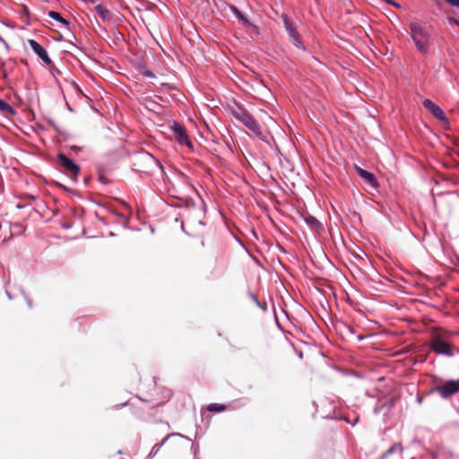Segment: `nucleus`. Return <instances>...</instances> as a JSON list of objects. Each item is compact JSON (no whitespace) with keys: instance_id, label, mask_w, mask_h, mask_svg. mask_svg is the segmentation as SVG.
Listing matches in <instances>:
<instances>
[{"instance_id":"obj_1","label":"nucleus","mask_w":459,"mask_h":459,"mask_svg":"<svg viewBox=\"0 0 459 459\" xmlns=\"http://www.w3.org/2000/svg\"><path fill=\"white\" fill-rule=\"evenodd\" d=\"M411 39L414 41L419 51L426 53L428 49L429 35L425 30L419 24L411 23Z\"/></svg>"},{"instance_id":"obj_2","label":"nucleus","mask_w":459,"mask_h":459,"mask_svg":"<svg viewBox=\"0 0 459 459\" xmlns=\"http://www.w3.org/2000/svg\"><path fill=\"white\" fill-rule=\"evenodd\" d=\"M423 105L440 122L448 125V120L440 107L429 99L423 100Z\"/></svg>"},{"instance_id":"obj_3","label":"nucleus","mask_w":459,"mask_h":459,"mask_svg":"<svg viewBox=\"0 0 459 459\" xmlns=\"http://www.w3.org/2000/svg\"><path fill=\"white\" fill-rule=\"evenodd\" d=\"M172 129L175 133L177 141L180 144L186 143L190 149L193 148L192 143L189 141L185 129L178 123H174Z\"/></svg>"},{"instance_id":"obj_4","label":"nucleus","mask_w":459,"mask_h":459,"mask_svg":"<svg viewBox=\"0 0 459 459\" xmlns=\"http://www.w3.org/2000/svg\"><path fill=\"white\" fill-rule=\"evenodd\" d=\"M437 390L443 397H448L459 391V382L448 381L444 385L437 387Z\"/></svg>"},{"instance_id":"obj_5","label":"nucleus","mask_w":459,"mask_h":459,"mask_svg":"<svg viewBox=\"0 0 459 459\" xmlns=\"http://www.w3.org/2000/svg\"><path fill=\"white\" fill-rule=\"evenodd\" d=\"M432 349L437 353L448 354L450 352V345L439 337L433 340Z\"/></svg>"},{"instance_id":"obj_6","label":"nucleus","mask_w":459,"mask_h":459,"mask_svg":"<svg viewBox=\"0 0 459 459\" xmlns=\"http://www.w3.org/2000/svg\"><path fill=\"white\" fill-rule=\"evenodd\" d=\"M29 44L31 48L37 53V55L47 64L50 63V59L48 56L46 50L35 40L30 39Z\"/></svg>"},{"instance_id":"obj_7","label":"nucleus","mask_w":459,"mask_h":459,"mask_svg":"<svg viewBox=\"0 0 459 459\" xmlns=\"http://www.w3.org/2000/svg\"><path fill=\"white\" fill-rule=\"evenodd\" d=\"M356 170L363 179H365L368 184H370V186H372L374 188L378 187V183L372 173L359 167H356Z\"/></svg>"},{"instance_id":"obj_8","label":"nucleus","mask_w":459,"mask_h":459,"mask_svg":"<svg viewBox=\"0 0 459 459\" xmlns=\"http://www.w3.org/2000/svg\"><path fill=\"white\" fill-rule=\"evenodd\" d=\"M58 159L62 165L68 170L72 171L75 176L79 173V167L72 160L63 154H59Z\"/></svg>"},{"instance_id":"obj_9","label":"nucleus","mask_w":459,"mask_h":459,"mask_svg":"<svg viewBox=\"0 0 459 459\" xmlns=\"http://www.w3.org/2000/svg\"><path fill=\"white\" fill-rule=\"evenodd\" d=\"M283 21H284V24H285L286 30H287L290 39H292L294 41H296L297 43L299 44V33L292 27V25L290 24V21L288 20V18L286 16H283Z\"/></svg>"},{"instance_id":"obj_10","label":"nucleus","mask_w":459,"mask_h":459,"mask_svg":"<svg viewBox=\"0 0 459 459\" xmlns=\"http://www.w3.org/2000/svg\"><path fill=\"white\" fill-rule=\"evenodd\" d=\"M231 10L236 13V15L247 26H250L255 33H259L258 27L255 24H252L247 17H245L235 6L230 7Z\"/></svg>"},{"instance_id":"obj_11","label":"nucleus","mask_w":459,"mask_h":459,"mask_svg":"<svg viewBox=\"0 0 459 459\" xmlns=\"http://www.w3.org/2000/svg\"><path fill=\"white\" fill-rule=\"evenodd\" d=\"M241 120L252 131H254L256 134L259 133V129H258V126H257L256 123L250 117H248L247 115H243Z\"/></svg>"},{"instance_id":"obj_12","label":"nucleus","mask_w":459,"mask_h":459,"mask_svg":"<svg viewBox=\"0 0 459 459\" xmlns=\"http://www.w3.org/2000/svg\"><path fill=\"white\" fill-rule=\"evenodd\" d=\"M0 111L12 116L15 115V111L4 101L0 100Z\"/></svg>"},{"instance_id":"obj_13","label":"nucleus","mask_w":459,"mask_h":459,"mask_svg":"<svg viewBox=\"0 0 459 459\" xmlns=\"http://www.w3.org/2000/svg\"><path fill=\"white\" fill-rule=\"evenodd\" d=\"M96 12L98 13V14L103 19V20H107L108 19L109 17V13H108V11L107 9H105L103 6L101 5H97L96 6Z\"/></svg>"},{"instance_id":"obj_14","label":"nucleus","mask_w":459,"mask_h":459,"mask_svg":"<svg viewBox=\"0 0 459 459\" xmlns=\"http://www.w3.org/2000/svg\"><path fill=\"white\" fill-rule=\"evenodd\" d=\"M48 15H49L52 19H54V20H56V21H58V22H60L61 23H63V24H64V25H65V26L68 24L67 21H66V20H65V19H63V18L61 17V15H60L58 13H56V12H53V11H51V12H49Z\"/></svg>"},{"instance_id":"obj_15","label":"nucleus","mask_w":459,"mask_h":459,"mask_svg":"<svg viewBox=\"0 0 459 459\" xmlns=\"http://www.w3.org/2000/svg\"><path fill=\"white\" fill-rule=\"evenodd\" d=\"M268 92H269V91L265 86H263L261 91H257L258 94H260L261 96H264V97H265L266 94H268Z\"/></svg>"},{"instance_id":"obj_16","label":"nucleus","mask_w":459,"mask_h":459,"mask_svg":"<svg viewBox=\"0 0 459 459\" xmlns=\"http://www.w3.org/2000/svg\"><path fill=\"white\" fill-rule=\"evenodd\" d=\"M209 410L210 411H221V410H223V407L222 406L221 407H218L217 404H211L209 406Z\"/></svg>"},{"instance_id":"obj_17","label":"nucleus","mask_w":459,"mask_h":459,"mask_svg":"<svg viewBox=\"0 0 459 459\" xmlns=\"http://www.w3.org/2000/svg\"><path fill=\"white\" fill-rule=\"evenodd\" d=\"M308 222L315 225V226H318L319 225V222L315 219V218H310L308 220Z\"/></svg>"},{"instance_id":"obj_18","label":"nucleus","mask_w":459,"mask_h":459,"mask_svg":"<svg viewBox=\"0 0 459 459\" xmlns=\"http://www.w3.org/2000/svg\"><path fill=\"white\" fill-rule=\"evenodd\" d=\"M385 1H386L388 4H393V5H394V6H395V7H398V8L400 7V5H399L398 4H396V3H394V2H393V1H391V0H385Z\"/></svg>"},{"instance_id":"obj_19","label":"nucleus","mask_w":459,"mask_h":459,"mask_svg":"<svg viewBox=\"0 0 459 459\" xmlns=\"http://www.w3.org/2000/svg\"><path fill=\"white\" fill-rule=\"evenodd\" d=\"M450 22H454V23H455V24H457V25L459 26V22H458L457 21H455V20H454V19H450Z\"/></svg>"},{"instance_id":"obj_20","label":"nucleus","mask_w":459,"mask_h":459,"mask_svg":"<svg viewBox=\"0 0 459 459\" xmlns=\"http://www.w3.org/2000/svg\"><path fill=\"white\" fill-rule=\"evenodd\" d=\"M144 74L147 75V76H152V73L151 72H146Z\"/></svg>"},{"instance_id":"obj_21","label":"nucleus","mask_w":459,"mask_h":459,"mask_svg":"<svg viewBox=\"0 0 459 459\" xmlns=\"http://www.w3.org/2000/svg\"><path fill=\"white\" fill-rule=\"evenodd\" d=\"M149 108L154 109V104H152L151 106H148Z\"/></svg>"},{"instance_id":"obj_22","label":"nucleus","mask_w":459,"mask_h":459,"mask_svg":"<svg viewBox=\"0 0 459 459\" xmlns=\"http://www.w3.org/2000/svg\"><path fill=\"white\" fill-rule=\"evenodd\" d=\"M149 108L154 109V104H152L151 106H148Z\"/></svg>"}]
</instances>
